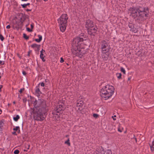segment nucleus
Masks as SVG:
<instances>
[{
	"label": "nucleus",
	"mask_w": 154,
	"mask_h": 154,
	"mask_svg": "<svg viewBox=\"0 0 154 154\" xmlns=\"http://www.w3.org/2000/svg\"><path fill=\"white\" fill-rule=\"evenodd\" d=\"M34 106V108L31 109L30 111L31 114H33L35 120L41 121L43 120L48 109L46 101L43 100H36Z\"/></svg>",
	"instance_id": "obj_1"
},
{
	"label": "nucleus",
	"mask_w": 154,
	"mask_h": 154,
	"mask_svg": "<svg viewBox=\"0 0 154 154\" xmlns=\"http://www.w3.org/2000/svg\"><path fill=\"white\" fill-rule=\"evenodd\" d=\"M129 11L133 17H138L140 20H142L144 17H147L149 13L148 8H144L138 5L130 8Z\"/></svg>",
	"instance_id": "obj_2"
},
{
	"label": "nucleus",
	"mask_w": 154,
	"mask_h": 154,
	"mask_svg": "<svg viewBox=\"0 0 154 154\" xmlns=\"http://www.w3.org/2000/svg\"><path fill=\"white\" fill-rule=\"evenodd\" d=\"M76 37L74 38L72 44V52L73 54L79 57H82L85 53V51L82 48H81L80 45L82 43L84 40L82 37Z\"/></svg>",
	"instance_id": "obj_3"
},
{
	"label": "nucleus",
	"mask_w": 154,
	"mask_h": 154,
	"mask_svg": "<svg viewBox=\"0 0 154 154\" xmlns=\"http://www.w3.org/2000/svg\"><path fill=\"white\" fill-rule=\"evenodd\" d=\"M114 92V88L112 85H107L103 87L100 90V96L103 98H105L106 100L113 94Z\"/></svg>",
	"instance_id": "obj_4"
},
{
	"label": "nucleus",
	"mask_w": 154,
	"mask_h": 154,
	"mask_svg": "<svg viewBox=\"0 0 154 154\" xmlns=\"http://www.w3.org/2000/svg\"><path fill=\"white\" fill-rule=\"evenodd\" d=\"M68 19L67 15L64 14H62L58 20L60 29L62 32H63L66 29Z\"/></svg>",
	"instance_id": "obj_5"
},
{
	"label": "nucleus",
	"mask_w": 154,
	"mask_h": 154,
	"mask_svg": "<svg viewBox=\"0 0 154 154\" xmlns=\"http://www.w3.org/2000/svg\"><path fill=\"white\" fill-rule=\"evenodd\" d=\"M22 15L23 18H21L20 22L15 21V22H13V27H15L17 29L22 26V23L25 19V17L23 16V14H22Z\"/></svg>",
	"instance_id": "obj_6"
},
{
	"label": "nucleus",
	"mask_w": 154,
	"mask_h": 154,
	"mask_svg": "<svg viewBox=\"0 0 154 154\" xmlns=\"http://www.w3.org/2000/svg\"><path fill=\"white\" fill-rule=\"evenodd\" d=\"M98 28L96 26H93L87 30L88 33L91 35L94 36Z\"/></svg>",
	"instance_id": "obj_7"
},
{
	"label": "nucleus",
	"mask_w": 154,
	"mask_h": 154,
	"mask_svg": "<svg viewBox=\"0 0 154 154\" xmlns=\"http://www.w3.org/2000/svg\"><path fill=\"white\" fill-rule=\"evenodd\" d=\"M105 152L102 146H99L97 148L96 150L94 152L93 154H105Z\"/></svg>",
	"instance_id": "obj_8"
},
{
	"label": "nucleus",
	"mask_w": 154,
	"mask_h": 154,
	"mask_svg": "<svg viewBox=\"0 0 154 154\" xmlns=\"http://www.w3.org/2000/svg\"><path fill=\"white\" fill-rule=\"evenodd\" d=\"M94 26L93 22L91 20H88L85 22V27L87 29Z\"/></svg>",
	"instance_id": "obj_9"
},
{
	"label": "nucleus",
	"mask_w": 154,
	"mask_h": 154,
	"mask_svg": "<svg viewBox=\"0 0 154 154\" xmlns=\"http://www.w3.org/2000/svg\"><path fill=\"white\" fill-rule=\"evenodd\" d=\"M109 47H110V46L107 42L104 40L102 41L101 45V49H104Z\"/></svg>",
	"instance_id": "obj_10"
},
{
	"label": "nucleus",
	"mask_w": 154,
	"mask_h": 154,
	"mask_svg": "<svg viewBox=\"0 0 154 154\" xmlns=\"http://www.w3.org/2000/svg\"><path fill=\"white\" fill-rule=\"evenodd\" d=\"M40 45H38L36 44H34L31 45V47L34 49L35 51H38L40 50Z\"/></svg>",
	"instance_id": "obj_11"
},
{
	"label": "nucleus",
	"mask_w": 154,
	"mask_h": 154,
	"mask_svg": "<svg viewBox=\"0 0 154 154\" xmlns=\"http://www.w3.org/2000/svg\"><path fill=\"white\" fill-rule=\"evenodd\" d=\"M105 53H102L103 54L102 55V58L104 60H107L109 57V54H108Z\"/></svg>",
	"instance_id": "obj_12"
},
{
	"label": "nucleus",
	"mask_w": 154,
	"mask_h": 154,
	"mask_svg": "<svg viewBox=\"0 0 154 154\" xmlns=\"http://www.w3.org/2000/svg\"><path fill=\"white\" fill-rule=\"evenodd\" d=\"M110 48H106L104 49H102V53H107L109 51Z\"/></svg>",
	"instance_id": "obj_13"
},
{
	"label": "nucleus",
	"mask_w": 154,
	"mask_h": 154,
	"mask_svg": "<svg viewBox=\"0 0 154 154\" xmlns=\"http://www.w3.org/2000/svg\"><path fill=\"white\" fill-rule=\"evenodd\" d=\"M83 102L82 100H78L77 102L76 105L77 106H82Z\"/></svg>",
	"instance_id": "obj_14"
},
{
	"label": "nucleus",
	"mask_w": 154,
	"mask_h": 154,
	"mask_svg": "<svg viewBox=\"0 0 154 154\" xmlns=\"http://www.w3.org/2000/svg\"><path fill=\"white\" fill-rule=\"evenodd\" d=\"M3 123L2 122L0 121V132L2 131L3 128Z\"/></svg>",
	"instance_id": "obj_15"
},
{
	"label": "nucleus",
	"mask_w": 154,
	"mask_h": 154,
	"mask_svg": "<svg viewBox=\"0 0 154 154\" xmlns=\"http://www.w3.org/2000/svg\"><path fill=\"white\" fill-rule=\"evenodd\" d=\"M20 118V116L18 115H17L16 117H13V119L15 121L17 122Z\"/></svg>",
	"instance_id": "obj_16"
},
{
	"label": "nucleus",
	"mask_w": 154,
	"mask_h": 154,
	"mask_svg": "<svg viewBox=\"0 0 154 154\" xmlns=\"http://www.w3.org/2000/svg\"><path fill=\"white\" fill-rule=\"evenodd\" d=\"M44 53H45V50L43 49H42V50L40 51V57H44Z\"/></svg>",
	"instance_id": "obj_17"
},
{
	"label": "nucleus",
	"mask_w": 154,
	"mask_h": 154,
	"mask_svg": "<svg viewBox=\"0 0 154 154\" xmlns=\"http://www.w3.org/2000/svg\"><path fill=\"white\" fill-rule=\"evenodd\" d=\"M62 110V108H60V107H58V106H57V107H56V111L57 113H59Z\"/></svg>",
	"instance_id": "obj_18"
},
{
	"label": "nucleus",
	"mask_w": 154,
	"mask_h": 154,
	"mask_svg": "<svg viewBox=\"0 0 154 154\" xmlns=\"http://www.w3.org/2000/svg\"><path fill=\"white\" fill-rule=\"evenodd\" d=\"M116 75L117 78L119 79H120L121 78L122 74L121 73H116Z\"/></svg>",
	"instance_id": "obj_19"
},
{
	"label": "nucleus",
	"mask_w": 154,
	"mask_h": 154,
	"mask_svg": "<svg viewBox=\"0 0 154 154\" xmlns=\"http://www.w3.org/2000/svg\"><path fill=\"white\" fill-rule=\"evenodd\" d=\"M35 93L38 94H40L41 92L40 91L39 88H37L35 90Z\"/></svg>",
	"instance_id": "obj_20"
},
{
	"label": "nucleus",
	"mask_w": 154,
	"mask_h": 154,
	"mask_svg": "<svg viewBox=\"0 0 154 154\" xmlns=\"http://www.w3.org/2000/svg\"><path fill=\"white\" fill-rule=\"evenodd\" d=\"M65 143L67 144L68 146H70V143L69 142V138L68 140L65 142Z\"/></svg>",
	"instance_id": "obj_21"
},
{
	"label": "nucleus",
	"mask_w": 154,
	"mask_h": 154,
	"mask_svg": "<svg viewBox=\"0 0 154 154\" xmlns=\"http://www.w3.org/2000/svg\"><path fill=\"white\" fill-rule=\"evenodd\" d=\"M23 38L26 39L27 40L29 39V37L27 36V35H26L25 33L23 34Z\"/></svg>",
	"instance_id": "obj_22"
},
{
	"label": "nucleus",
	"mask_w": 154,
	"mask_h": 154,
	"mask_svg": "<svg viewBox=\"0 0 154 154\" xmlns=\"http://www.w3.org/2000/svg\"><path fill=\"white\" fill-rule=\"evenodd\" d=\"M105 154H112L111 151L110 150H108L106 152H105Z\"/></svg>",
	"instance_id": "obj_23"
},
{
	"label": "nucleus",
	"mask_w": 154,
	"mask_h": 154,
	"mask_svg": "<svg viewBox=\"0 0 154 154\" xmlns=\"http://www.w3.org/2000/svg\"><path fill=\"white\" fill-rule=\"evenodd\" d=\"M121 71L122 72H123L124 74H125V71L123 67H121Z\"/></svg>",
	"instance_id": "obj_24"
},
{
	"label": "nucleus",
	"mask_w": 154,
	"mask_h": 154,
	"mask_svg": "<svg viewBox=\"0 0 154 154\" xmlns=\"http://www.w3.org/2000/svg\"><path fill=\"white\" fill-rule=\"evenodd\" d=\"M20 129V127L19 126H16L15 128H13V130L14 131H17Z\"/></svg>",
	"instance_id": "obj_25"
},
{
	"label": "nucleus",
	"mask_w": 154,
	"mask_h": 154,
	"mask_svg": "<svg viewBox=\"0 0 154 154\" xmlns=\"http://www.w3.org/2000/svg\"><path fill=\"white\" fill-rule=\"evenodd\" d=\"M19 152V151L18 150H15L14 152V154H18Z\"/></svg>",
	"instance_id": "obj_26"
},
{
	"label": "nucleus",
	"mask_w": 154,
	"mask_h": 154,
	"mask_svg": "<svg viewBox=\"0 0 154 154\" xmlns=\"http://www.w3.org/2000/svg\"><path fill=\"white\" fill-rule=\"evenodd\" d=\"M128 26L129 28H131V29L133 28V26L131 23L129 24Z\"/></svg>",
	"instance_id": "obj_27"
},
{
	"label": "nucleus",
	"mask_w": 154,
	"mask_h": 154,
	"mask_svg": "<svg viewBox=\"0 0 154 154\" xmlns=\"http://www.w3.org/2000/svg\"><path fill=\"white\" fill-rule=\"evenodd\" d=\"M38 37H39V40L41 42V40H42V36L40 35H38Z\"/></svg>",
	"instance_id": "obj_28"
},
{
	"label": "nucleus",
	"mask_w": 154,
	"mask_h": 154,
	"mask_svg": "<svg viewBox=\"0 0 154 154\" xmlns=\"http://www.w3.org/2000/svg\"><path fill=\"white\" fill-rule=\"evenodd\" d=\"M93 116L95 118H97L98 116V115L96 114H93Z\"/></svg>",
	"instance_id": "obj_29"
},
{
	"label": "nucleus",
	"mask_w": 154,
	"mask_h": 154,
	"mask_svg": "<svg viewBox=\"0 0 154 154\" xmlns=\"http://www.w3.org/2000/svg\"><path fill=\"white\" fill-rule=\"evenodd\" d=\"M130 31H132L134 32H136V29L133 28L131 29Z\"/></svg>",
	"instance_id": "obj_30"
},
{
	"label": "nucleus",
	"mask_w": 154,
	"mask_h": 154,
	"mask_svg": "<svg viewBox=\"0 0 154 154\" xmlns=\"http://www.w3.org/2000/svg\"><path fill=\"white\" fill-rule=\"evenodd\" d=\"M21 6H22V7L23 8H25L26 7V6H27L26 4H22Z\"/></svg>",
	"instance_id": "obj_31"
},
{
	"label": "nucleus",
	"mask_w": 154,
	"mask_h": 154,
	"mask_svg": "<svg viewBox=\"0 0 154 154\" xmlns=\"http://www.w3.org/2000/svg\"><path fill=\"white\" fill-rule=\"evenodd\" d=\"M27 31L29 32H31L32 31V30L31 29H30L29 28H26Z\"/></svg>",
	"instance_id": "obj_32"
},
{
	"label": "nucleus",
	"mask_w": 154,
	"mask_h": 154,
	"mask_svg": "<svg viewBox=\"0 0 154 154\" xmlns=\"http://www.w3.org/2000/svg\"><path fill=\"white\" fill-rule=\"evenodd\" d=\"M5 63L4 61H1L0 60V64H2V65H4Z\"/></svg>",
	"instance_id": "obj_33"
},
{
	"label": "nucleus",
	"mask_w": 154,
	"mask_h": 154,
	"mask_svg": "<svg viewBox=\"0 0 154 154\" xmlns=\"http://www.w3.org/2000/svg\"><path fill=\"white\" fill-rule=\"evenodd\" d=\"M64 60L63 59V58H62V57H61L60 58V62L61 63H63V62H64Z\"/></svg>",
	"instance_id": "obj_34"
},
{
	"label": "nucleus",
	"mask_w": 154,
	"mask_h": 154,
	"mask_svg": "<svg viewBox=\"0 0 154 154\" xmlns=\"http://www.w3.org/2000/svg\"><path fill=\"white\" fill-rule=\"evenodd\" d=\"M24 90V88H21L19 91V92L20 93H21L22 91Z\"/></svg>",
	"instance_id": "obj_35"
},
{
	"label": "nucleus",
	"mask_w": 154,
	"mask_h": 154,
	"mask_svg": "<svg viewBox=\"0 0 154 154\" xmlns=\"http://www.w3.org/2000/svg\"><path fill=\"white\" fill-rule=\"evenodd\" d=\"M35 41L38 42H40V41L38 39H35Z\"/></svg>",
	"instance_id": "obj_36"
},
{
	"label": "nucleus",
	"mask_w": 154,
	"mask_h": 154,
	"mask_svg": "<svg viewBox=\"0 0 154 154\" xmlns=\"http://www.w3.org/2000/svg\"><path fill=\"white\" fill-rule=\"evenodd\" d=\"M41 86L43 87L44 86V84L43 82H42L40 83Z\"/></svg>",
	"instance_id": "obj_37"
},
{
	"label": "nucleus",
	"mask_w": 154,
	"mask_h": 154,
	"mask_svg": "<svg viewBox=\"0 0 154 154\" xmlns=\"http://www.w3.org/2000/svg\"><path fill=\"white\" fill-rule=\"evenodd\" d=\"M10 27H11V26H10L9 25H8L6 26V28L8 29L10 28Z\"/></svg>",
	"instance_id": "obj_38"
},
{
	"label": "nucleus",
	"mask_w": 154,
	"mask_h": 154,
	"mask_svg": "<svg viewBox=\"0 0 154 154\" xmlns=\"http://www.w3.org/2000/svg\"><path fill=\"white\" fill-rule=\"evenodd\" d=\"M22 73L24 75H26V73L25 71H23Z\"/></svg>",
	"instance_id": "obj_39"
},
{
	"label": "nucleus",
	"mask_w": 154,
	"mask_h": 154,
	"mask_svg": "<svg viewBox=\"0 0 154 154\" xmlns=\"http://www.w3.org/2000/svg\"><path fill=\"white\" fill-rule=\"evenodd\" d=\"M31 52V51H29L28 52V56H30V54Z\"/></svg>",
	"instance_id": "obj_40"
},
{
	"label": "nucleus",
	"mask_w": 154,
	"mask_h": 154,
	"mask_svg": "<svg viewBox=\"0 0 154 154\" xmlns=\"http://www.w3.org/2000/svg\"><path fill=\"white\" fill-rule=\"evenodd\" d=\"M33 27H34V26H33V25L32 24H31V29H33Z\"/></svg>",
	"instance_id": "obj_41"
},
{
	"label": "nucleus",
	"mask_w": 154,
	"mask_h": 154,
	"mask_svg": "<svg viewBox=\"0 0 154 154\" xmlns=\"http://www.w3.org/2000/svg\"><path fill=\"white\" fill-rule=\"evenodd\" d=\"M58 106V107H60V108H61L63 109L62 106L61 105H60L58 106Z\"/></svg>",
	"instance_id": "obj_42"
},
{
	"label": "nucleus",
	"mask_w": 154,
	"mask_h": 154,
	"mask_svg": "<svg viewBox=\"0 0 154 154\" xmlns=\"http://www.w3.org/2000/svg\"><path fill=\"white\" fill-rule=\"evenodd\" d=\"M12 134H14V135H17V134H16V132L14 131V132H12Z\"/></svg>",
	"instance_id": "obj_43"
},
{
	"label": "nucleus",
	"mask_w": 154,
	"mask_h": 154,
	"mask_svg": "<svg viewBox=\"0 0 154 154\" xmlns=\"http://www.w3.org/2000/svg\"><path fill=\"white\" fill-rule=\"evenodd\" d=\"M45 56H44V57H40L42 59V60L43 59H44V57Z\"/></svg>",
	"instance_id": "obj_44"
},
{
	"label": "nucleus",
	"mask_w": 154,
	"mask_h": 154,
	"mask_svg": "<svg viewBox=\"0 0 154 154\" xmlns=\"http://www.w3.org/2000/svg\"><path fill=\"white\" fill-rule=\"evenodd\" d=\"M131 77H129L128 78V80H130L131 79Z\"/></svg>",
	"instance_id": "obj_45"
},
{
	"label": "nucleus",
	"mask_w": 154,
	"mask_h": 154,
	"mask_svg": "<svg viewBox=\"0 0 154 154\" xmlns=\"http://www.w3.org/2000/svg\"><path fill=\"white\" fill-rule=\"evenodd\" d=\"M2 85H0V90H1V89L2 88Z\"/></svg>",
	"instance_id": "obj_46"
},
{
	"label": "nucleus",
	"mask_w": 154,
	"mask_h": 154,
	"mask_svg": "<svg viewBox=\"0 0 154 154\" xmlns=\"http://www.w3.org/2000/svg\"><path fill=\"white\" fill-rule=\"evenodd\" d=\"M118 131L120 132H122V131L119 128L118 129Z\"/></svg>",
	"instance_id": "obj_47"
},
{
	"label": "nucleus",
	"mask_w": 154,
	"mask_h": 154,
	"mask_svg": "<svg viewBox=\"0 0 154 154\" xmlns=\"http://www.w3.org/2000/svg\"><path fill=\"white\" fill-rule=\"evenodd\" d=\"M30 5V3H28L26 4V6L28 5Z\"/></svg>",
	"instance_id": "obj_48"
},
{
	"label": "nucleus",
	"mask_w": 154,
	"mask_h": 154,
	"mask_svg": "<svg viewBox=\"0 0 154 154\" xmlns=\"http://www.w3.org/2000/svg\"><path fill=\"white\" fill-rule=\"evenodd\" d=\"M42 60L43 62H45V60L44 59H43Z\"/></svg>",
	"instance_id": "obj_49"
},
{
	"label": "nucleus",
	"mask_w": 154,
	"mask_h": 154,
	"mask_svg": "<svg viewBox=\"0 0 154 154\" xmlns=\"http://www.w3.org/2000/svg\"><path fill=\"white\" fill-rule=\"evenodd\" d=\"M0 113H1V114L2 113V110L0 109Z\"/></svg>",
	"instance_id": "obj_50"
},
{
	"label": "nucleus",
	"mask_w": 154,
	"mask_h": 154,
	"mask_svg": "<svg viewBox=\"0 0 154 154\" xmlns=\"http://www.w3.org/2000/svg\"><path fill=\"white\" fill-rule=\"evenodd\" d=\"M27 0H21V1H27Z\"/></svg>",
	"instance_id": "obj_51"
},
{
	"label": "nucleus",
	"mask_w": 154,
	"mask_h": 154,
	"mask_svg": "<svg viewBox=\"0 0 154 154\" xmlns=\"http://www.w3.org/2000/svg\"><path fill=\"white\" fill-rule=\"evenodd\" d=\"M113 120H116V118H113Z\"/></svg>",
	"instance_id": "obj_52"
},
{
	"label": "nucleus",
	"mask_w": 154,
	"mask_h": 154,
	"mask_svg": "<svg viewBox=\"0 0 154 154\" xmlns=\"http://www.w3.org/2000/svg\"><path fill=\"white\" fill-rule=\"evenodd\" d=\"M20 129H18V133H20Z\"/></svg>",
	"instance_id": "obj_53"
},
{
	"label": "nucleus",
	"mask_w": 154,
	"mask_h": 154,
	"mask_svg": "<svg viewBox=\"0 0 154 154\" xmlns=\"http://www.w3.org/2000/svg\"><path fill=\"white\" fill-rule=\"evenodd\" d=\"M13 103L14 104H15V101H14V102H13Z\"/></svg>",
	"instance_id": "obj_54"
},
{
	"label": "nucleus",
	"mask_w": 154,
	"mask_h": 154,
	"mask_svg": "<svg viewBox=\"0 0 154 154\" xmlns=\"http://www.w3.org/2000/svg\"><path fill=\"white\" fill-rule=\"evenodd\" d=\"M29 146H28V148H27V149H29Z\"/></svg>",
	"instance_id": "obj_55"
},
{
	"label": "nucleus",
	"mask_w": 154,
	"mask_h": 154,
	"mask_svg": "<svg viewBox=\"0 0 154 154\" xmlns=\"http://www.w3.org/2000/svg\"><path fill=\"white\" fill-rule=\"evenodd\" d=\"M44 1H47L48 0H43Z\"/></svg>",
	"instance_id": "obj_56"
},
{
	"label": "nucleus",
	"mask_w": 154,
	"mask_h": 154,
	"mask_svg": "<svg viewBox=\"0 0 154 154\" xmlns=\"http://www.w3.org/2000/svg\"><path fill=\"white\" fill-rule=\"evenodd\" d=\"M24 151H27L25 149L24 150Z\"/></svg>",
	"instance_id": "obj_57"
},
{
	"label": "nucleus",
	"mask_w": 154,
	"mask_h": 154,
	"mask_svg": "<svg viewBox=\"0 0 154 154\" xmlns=\"http://www.w3.org/2000/svg\"><path fill=\"white\" fill-rule=\"evenodd\" d=\"M114 117H116V115H115V116H114Z\"/></svg>",
	"instance_id": "obj_58"
},
{
	"label": "nucleus",
	"mask_w": 154,
	"mask_h": 154,
	"mask_svg": "<svg viewBox=\"0 0 154 154\" xmlns=\"http://www.w3.org/2000/svg\"><path fill=\"white\" fill-rule=\"evenodd\" d=\"M67 136H68V135H66V137H67Z\"/></svg>",
	"instance_id": "obj_59"
},
{
	"label": "nucleus",
	"mask_w": 154,
	"mask_h": 154,
	"mask_svg": "<svg viewBox=\"0 0 154 154\" xmlns=\"http://www.w3.org/2000/svg\"><path fill=\"white\" fill-rule=\"evenodd\" d=\"M28 26V25H26V26Z\"/></svg>",
	"instance_id": "obj_60"
},
{
	"label": "nucleus",
	"mask_w": 154,
	"mask_h": 154,
	"mask_svg": "<svg viewBox=\"0 0 154 154\" xmlns=\"http://www.w3.org/2000/svg\"><path fill=\"white\" fill-rule=\"evenodd\" d=\"M1 114V113H0V114Z\"/></svg>",
	"instance_id": "obj_61"
}]
</instances>
